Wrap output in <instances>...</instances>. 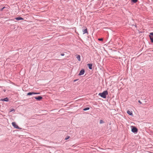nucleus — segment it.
<instances>
[{
    "label": "nucleus",
    "mask_w": 153,
    "mask_h": 153,
    "mask_svg": "<svg viewBox=\"0 0 153 153\" xmlns=\"http://www.w3.org/2000/svg\"><path fill=\"white\" fill-rule=\"evenodd\" d=\"M108 94V91H104L102 93H100L99 95L102 98H106V95Z\"/></svg>",
    "instance_id": "f257e3e1"
},
{
    "label": "nucleus",
    "mask_w": 153,
    "mask_h": 153,
    "mask_svg": "<svg viewBox=\"0 0 153 153\" xmlns=\"http://www.w3.org/2000/svg\"><path fill=\"white\" fill-rule=\"evenodd\" d=\"M131 131L134 133H137V129L135 127L132 126L131 127Z\"/></svg>",
    "instance_id": "f03ea898"
},
{
    "label": "nucleus",
    "mask_w": 153,
    "mask_h": 153,
    "mask_svg": "<svg viewBox=\"0 0 153 153\" xmlns=\"http://www.w3.org/2000/svg\"><path fill=\"white\" fill-rule=\"evenodd\" d=\"M12 125L15 128L19 129V126L16 125V123L15 122H13L12 123Z\"/></svg>",
    "instance_id": "7ed1b4c3"
},
{
    "label": "nucleus",
    "mask_w": 153,
    "mask_h": 153,
    "mask_svg": "<svg viewBox=\"0 0 153 153\" xmlns=\"http://www.w3.org/2000/svg\"><path fill=\"white\" fill-rule=\"evenodd\" d=\"M40 94V93H35V92H30L28 93L27 94V95H31L32 94Z\"/></svg>",
    "instance_id": "20e7f679"
},
{
    "label": "nucleus",
    "mask_w": 153,
    "mask_h": 153,
    "mask_svg": "<svg viewBox=\"0 0 153 153\" xmlns=\"http://www.w3.org/2000/svg\"><path fill=\"white\" fill-rule=\"evenodd\" d=\"M34 98L36 99L39 101L40 100L42 99V97L40 96H39L38 97H35Z\"/></svg>",
    "instance_id": "39448f33"
},
{
    "label": "nucleus",
    "mask_w": 153,
    "mask_h": 153,
    "mask_svg": "<svg viewBox=\"0 0 153 153\" xmlns=\"http://www.w3.org/2000/svg\"><path fill=\"white\" fill-rule=\"evenodd\" d=\"M84 73H85L84 70L83 69L82 70L80 71V72L79 74V75L81 76V75H82L84 74Z\"/></svg>",
    "instance_id": "423d86ee"
},
{
    "label": "nucleus",
    "mask_w": 153,
    "mask_h": 153,
    "mask_svg": "<svg viewBox=\"0 0 153 153\" xmlns=\"http://www.w3.org/2000/svg\"><path fill=\"white\" fill-rule=\"evenodd\" d=\"M76 58L78 59L79 61H80L81 59H80V56L79 55H76Z\"/></svg>",
    "instance_id": "0eeeda50"
},
{
    "label": "nucleus",
    "mask_w": 153,
    "mask_h": 153,
    "mask_svg": "<svg viewBox=\"0 0 153 153\" xmlns=\"http://www.w3.org/2000/svg\"><path fill=\"white\" fill-rule=\"evenodd\" d=\"M1 100L2 101H8V99L6 97V98H5L4 99H1Z\"/></svg>",
    "instance_id": "6e6552de"
},
{
    "label": "nucleus",
    "mask_w": 153,
    "mask_h": 153,
    "mask_svg": "<svg viewBox=\"0 0 153 153\" xmlns=\"http://www.w3.org/2000/svg\"><path fill=\"white\" fill-rule=\"evenodd\" d=\"M127 113L129 115L132 116L133 115L132 112V111L128 110L127 111Z\"/></svg>",
    "instance_id": "1a4fd4ad"
},
{
    "label": "nucleus",
    "mask_w": 153,
    "mask_h": 153,
    "mask_svg": "<svg viewBox=\"0 0 153 153\" xmlns=\"http://www.w3.org/2000/svg\"><path fill=\"white\" fill-rule=\"evenodd\" d=\"M15 19L16 20H23L24 19L23 18H22L21 17H16V18H15Z\"/></svg>",
    "instance_id": "9d476101"
},
{
    "label": "nucleus",
    "mask_w": 153,
    "mask_h": 153,
    "mask_svg": "<svg viewBox=\"0 0 153 153\" xmlns=\"http://www.w3.org/2000/svg\"><path fill=\"white\" fill-rule=\"evenodd\" d=\"M88 66L89 68L90 69H92V64H88Z\"/></svg>",
    "instance_id": "9b49d317"
},
{
    "label": "nucleus",
    "mask_w": 153,
    "mask_h": 153,
    "mask_svg": "<svg viewBox=\"0 0 153 153\" xmlns=\"http://www.w3.org/2000/svg\"><path fill=\"white\" fill-rule=\"evenodd\" d=\"M83 34L87 33V29H85L83 30Z\"/></svg>",
    "instance_id": "f8f14e48"
},
{
    "label": "nucleus",
    "mask_w": 153,
    "mask_h": 153,
    "mask_svg": "<svg viewBox=\"0 0 153 153\" xmlns=\"http://www.w3.org/2000/svg\"><path fill=\"white\" fill-rule=\"evenodd\" d=\"M149 36L150 37V39L151 40V41L152 42H153V37L150 36Z\"/></svg>",
    "instance_id": "ddd939ff"
},
{
    "label": "nucleus",
    "mask_w": 153,
    "mask_h": 153,
    "mask_svg": "<svg viewBox=\"0 0 153 153\" xmlns=\"http://www.w3.org/2000/svg\"><path fill=\"white\" fill-rule=\"evenodd\" d=\"M13 111H15V109L13 108H12V109H10V111H10V112H11Z\"/></svg>",
    "instance_id": "4468645a"
},
{
    "label": "nucleus",
    "mask_w": 153,
    "mask_h": 153,
    "mask_svg": "<svg viewBox=\"0 0 153 153\" xmlns=\"http://www.w3.org/2000/svg\"><path fill=\"white\" fill-rule=\"evenodd\" d=\"M104 123L103 121L102 120H100V124H102Z\"/></svg>",
    "instance_id": "2eb2a0df"
},
{
    "label": "nucleus",
    "mask_w": 153,
    "mask_h": 153,
    "mask_svg": "<svg viewBox=\"0 0 153 153\" xmlns=\"http://www.w3.org/2000/svg\"><path fill=\"white\" fill-rule=\"evenodd\" d=\"M89 109V108H84L83 109V110H84V111H86V110H88Z\"/></svg>",
    "instance_id": "dca6fc26"
},
{
    "label": "nucleus",
    "mask_w": 153,
    "mask_h": 153,
    "mask_svg": "<svg viewBox=\"0 0 153 153\" xmlns=\"http://www.w3.org/2000/svg\"><path fill=\"white\" fill-rule=\"evenodd\" d=\"M134 3H135L137 1V0H131Z\"/></svg>",
    "instance_id": "f3484780"
},
{
    "label": "nucleus",
    "mask_w": 153,
    "mask_h": 153,
    "mask_svg": "<svg viewBox=\"0 0 153 153\" xmlns=\"http://www.w3.org/2000/svg\"><path fill=\"white\" fill-rule=\"evenodd\" d=\"M70 137V136H67L65 138V140H67Z\"/></svg>",
    "instance_id": "a211bd4d"
},
{
    "label": "nucleus",
    "mask_w": 153,
    "mask_h": 153,
    "mask_svg": "<svg viewBox=\"0 0 153 153\" xmlns=\"http://www.w3.org/2000/svg\"><path fill=\"white\" fill-rule=\"evenodd\" d=\"M98 40L99 41H102L103 40V39L102 38H101V39H99Z\"/></svg>",
    "instance_id": "6ab92c4d"
},
{
    "label": "nucleus",
    "mask_w": 153,
    "mask_h": 153,
    "mask_svg": "<svg viewBox=\"0 0 153 153\" xmlns=\"http://www.w3.org/2000/svg\"><path fill=\"white\" fill-rule=\"evenodd\" d=\"M5 7H4L3 8H1V9H0V10L1 11H2L3 10V9H4V8H5Z\"/></svg>",
    "instance_id": "aec40b11"
},
{
    "label": "nucleus",
    "mask_w": 153,
    "mask_h": 153,
    "mask_svg": "<svg viewBox=\"0 0 153 153\" xmlns=\"http://www.w3.org/2000/svg\"><path fill=\"white\" fill-rule=\"evenodd\" d=\"M150 35L153 36V32L150 33Z\"/></svg>",
    "instance_id": "412c9836"
},
{
    "label": "nucleus",
    "mask_w": 153,
    "mask_h": 153,
    "mask_svg": "<svg viewBox=\"0 0 153 153\" xmlns=\"http://www.w3.org/2000/svg\"><path fill=\"white\" fill-rule=\"evenodd\" d=\"M138 102L139 103H140V104H141L142 103V102L140 101V100H139L138 101Z\"/></svg>",
    "instance_id": "4be33fe9"
},
{
    "label": "nucleus",
    "mask_w": 153,
    "mask_h": 153,
    "mask_svg": "<svg viewBox=\"0 0 153 153\" xmlns=\"http://www.w3.org/2000/svg\"><path fill=\"white\" fill-rule=\"evenodd\" d=\"M61 55L62 56H63L64 55V53H62V54H61Z\"/></svg>",
    "instance_id": "5701e85b"
},
{
    "label": "nucleus",
    "mask_w": 153,
    "mask_h": 153,
    "mask_svg": "<svg viewBox=\"0 0 153 153\" xmlns=\"http://www.w3.org/2000/svg\"><path fill=\"white\" fill-rule=\"evenodd\" d=\"M3 91L5 92V90H3Z\"/></svg>",
    "instance_id": "b1692460"
}]
</instances>
